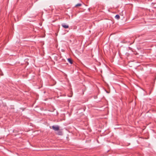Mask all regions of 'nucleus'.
<instances>
[{"instance_id": "39448f33", "label": "nucleus", "mask_w": 156, "mask_h": 156, "mask_svg": "<svg viewBox=\"0 0 156 156\" xmlns=\"http://www.w3.org/2000/svg\"><path fill=\"white\" fill-rule=\"evenodd\" d=\"M68 61L71 64H72V60L71 59H70L69 58H68Z\"/></svg>"}, {"instance_id": "f257e3e1", "label": "nucleus", "mask_w": 156, "mask_h": 156, "mask_svg": "<svg viewBox=\"0 0 156 156\" xmlns=\"http://www.w3.org/2000/svg\"><path fill=\"white\" fill-rule=\"evenodd\" d=\"M52 128L55 131H58L59 130V127L58 126H52Z\"/></svg>"}, {"instance_id": "423d86ee", "label": "nucleus", "mask_w": 156, "mask_h": 156, "mask_svg": "<svg viewBox=\"0 0 156 156\" xmlns=\"http://www.w3.org/2000/svg\"><path fill=\"white\" fill-rule=\"evenodd\" d=\"M81 5H82V4H81L79 3V4H76L75 5V7H78V6H81Z\"/></svg>"}, {"instance_id": "20e7f679", "label": "nucleus", "mask_w": 156, "mask_h": 156, "mask_svg": "<svg viewBox=\"0 0 156 156\" xmlns=\"http://www.w3.org/2000/svg\"><path fill=\"white\" fill-rule=\"evenodd\" d=\"M115 19L118 20L120 19V17L119 15H117L115 16Z\"/></svg>"}, {"instance_id": "7ed1b4c3", "label": "nucleus", "mask_w": 156, "mask_h": 156, "mask_svg": "<svg viewBox=\"0 0 156 156\" xmlns=\"http://www.w3.org/2000/svg\"><path fill=\"white\" fill-rule=\"evenodd\" d=\"M62 26L65 28L66 29L69 27V26L68 25H66L64 24H62Z\"/></svg>"}, {"instance_id": "f03ea898", "label": "nucleus", "mask_w": 156, "mask_h": 156, "mask_svg": "<svg viewBox=\"0 0 156 156\" xmlns=\"http://www.w3.org/2000/svg\"><path fill=\"white\" fill-rule=\"evenodd\" d=\"M58 132L57 133V134L58 135H62V132L61 131L59 130V129L58 131Z\"/></svg>"}]
</instances>
